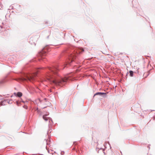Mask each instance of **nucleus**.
<instances>
[{
  "label": "nucleus",
  "mask_w": 155,
  "mask_h": 155,
  "mask_svg": "<svg viewBox=\"0 0 155 155\" xmlns=\"http://www.w3.org/2000/svg\"><path fill=\"white\" fill-rule=\"evenodd\" d=\"M45 69L47 71L45 78L42 80V81H46L51 84L62 86L64 85L68 80H70L69 78L65 77L63 78L60 76L58 72L59 70L58 65L49 67Z\"/></svg>",
  "instance_id": "obj_1"
},
{
  "label": "nucleus",
  "mask_w": 155,
  "mask_h": 155,
  "mask_svg": "<svg viewBox=\"0 0 155 155\" xmlns=\"http://www.w3.org/2000/svg\"><path fill=\"white\" fill-rule=\"evenodd\" d=\"M45 69L44 68H39L36 69V71L32 74H28L23 71L21 72L19 74L20 77L18 78L19 80L21 81H24L28 80L30 81H34L37 76V74L40 70Z\"/></svg>",
  "instance_id": "obj_2"
},
{
  "label": "nucleus",
  "mask_w": 155,
  "mask_h": 155,
  "mask_svg": "<svg viewBox=\"0 0 155 155\" xmlns=\"http://www.w3.org/2000/svg\"><path fill=\"white\" fill-rule=\"evenodd\" d=\"M84 51V50L82 48H78L76 51V53H75L73 54H71L69 56V61H68V63L69 64H70L74 61V59L76 58L78 54L82 53Z\"/></svg>",
  "instance_id": "obj_3"
},
{
  "label": "nucleus",
  "mask_w": 155,
  "mask_h": 155,
  "mask_svg": "<svg viewBox=\"0 0 155 155\" xmlns=\"http://www.w3.org/2000/svg\"><path fill=\"white\" fill-rule=\"evenodd\" d=\"M47 115L48 114L43 115V118L45 121H49L48 126L49 128V129L48 130V131L47 132V134H48L49 133L51 132V129L50 128V127L51 126V125L53 124V121L51 118H50V117H47Z\"/></svg>",
  "instance_id": "obj_4"
},
{
  "label": "nucleus",
  "mask_w": 155,
  "mask_h": 155,
  "mask_svg": "<svg viewBox=\"0 0 155 155\" xmlns=\"http://www.w3.org/2000/svg\"><path fill=\"white\" fill-rule=\"evenodd\" d=\"M46 48H45L43 49L41 51L39 54L38 55L41 57V60H44L45 58L44 57V56H45L46 55V51H45Z\"/></svg>",
  "instance_id": "obj_5"
},
{
  "label": "nucleus",
  "mask_w": 155,
  "mask_h": 155,
  "mask_svg": "<svg viewBox=\"0 0 155 155\" xmlns=\"http://www.w3.org/2000/svg\"><path fill=\"white\" fill-rule=\"evenodd\" d=\"M7 103L9 104H11L12 103V100H5V101L2 100L1 101V106L5 105Z\"/></svg>",
  "instance_id": "obj_6"
},
{
  "label": "nucleus",
  "mask_w": 155,
  "mask_h": 155,
  "mask_svg": "<svg viewBox=\"0 0 155 155\" xmlns=\"http://www.w3.org/2000/svg\"><path fill=\"white\" fill-rule=\"evenodd\" d=\"M14 94L15 96L18 97H21L22 95V93L21 92H18L17 93H14Z\"/></svg>",
  "instance_id": "obj_7"
},
{
  "label": "nucleus",
  "mask_w": 155,
  "mask_h": 155,
  "mask_svg": "<svg viewBox=\"0 0 155 155\" xmlns=\"http://www.w3.org/2000/svg\"><path fill=\"white\" fill-rule=\"evenodd\" d=\"M105 93H102V92H97L95 93L94 95V97L97 95H98L100 96H102L104 94H105Z\"/></svg>",
  "instance_id": "obj_8"
},
{
  "label": "nucleus",
  "mask_w": 155,
  "mask_h": 155,
  "mask_svg": "<svg viewBox=\"0 0 155 155\" xmlns=\"http://www.w3.org/2000/svg\"><path fill=\"white\" fill-rule=\"evenodd\" d=\"M45 142L46 143L47 145H49L50 144L49 143L50 142V139L45 140Z\"/></svg>",
  "instance_id": "obj_9"
},
{
  "label": "nucleus",
  "mask_w": 155,
  "mask_h": 155,
  "mask_svg": "<svg viewBox=\"0 0 155 155\" xmlns=\"http://www.w3.org/2000/svg\"><path fill=\"white\" fill-rule=\"evenodd\" d=\"M130 75L131 77L133 76V72L132 71H129Z\"/></svg>",
  "instance_id": "obj_10"
},
{
  "label": "nucleus",
  "mask_w": 155,
  "mask_h": 155,
  "mask_svg": "<svg viewBox=\"0 0 155 155\" xmlns=\"http://www.w3.org/2000/svg\"><path fill=\"white\" fill-rule=\"evenodd\" d=\"M0 83H1V84L2 83H3V81H1Z\"/></svg>",
  "instance_id": "obj_11"
},
{
  "label": "nucleus",
  "mask_w": 155,
  "mask_h": 155,
  "mask_svg": "<svg viewBox=\"0 0 155 155\" xmlns=\"http://www.w3.org/2000/svg\"><path fill=\"white\" fill-rule=\"evenodd\" d=\"M16 102H17V104L18 105V101H17Z\"/></svg>",
  "instance_id": "obj_12"
},
{
  "label": "nucleus",
  "mask_w": 155,
  "mask_h": 155,
  "mask_svg": "<svg viewBox=\"0 0 155 155\" xmlns=\"http://www.w3.org/2000/svg\"><path fill=\"white\" fill-rule=\"evenodd\" d=\"M48 153H50V151H49V150H48Z\"/></svg>",
  "instance_id": "obj_13"
},
{
  "label": "nucleus",
  "mask_w": 155,
  "mask_h": 155,
  "mask_svg": "<svg viewBox=\"0 0 155 155\" xmlns=\"http://www.w3.org/2000/svg\"><path fill=\"white\" fill-rule=\"evenodd\" d=\"M0 27H1V28H2V27L1 26H0Z\"/></svg>",
  "instance_id": "obj_14"
},
{
  "label": "nucleus",
  "mask_w": 155,
  "mask_h": 155,
  "mask_svg": "<svg viewBox=\"0 0 155 155\" xmlns=\"http://www.w3.org/2000/svg\"><path fill=\"white\" fill-rule=\"evenodd\" d=\"M45 99V100H46V98H45V99Z\"/></svg>",
  "instance_id": "obj_15"
}]
</instances>
